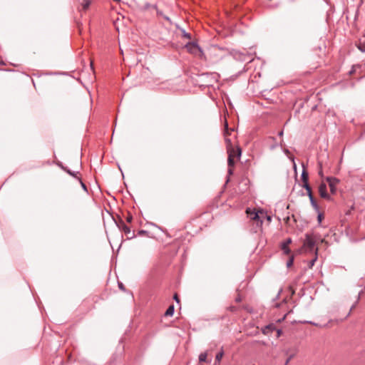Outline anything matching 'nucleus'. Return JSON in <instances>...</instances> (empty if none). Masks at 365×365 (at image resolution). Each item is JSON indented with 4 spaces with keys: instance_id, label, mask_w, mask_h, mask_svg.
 <instances>
[{
    "instance_id": "nucleus-1",
    "label": "nucleus",
    "mask_w": 365,
    "mask_h": 365,
    "mask_svg": "<svg viewBox=\"0 0 365 365\" xmlns=\"http://www.w3.org/2000/svg\"><path fill=\"white\" fill-rule=\"evenodd\" d=\"M225 142L227 145V150L228 153V166L229 170L228 173L230 175L232 174L233 167L235 163V158L237 160L240 159L241 155V148L240 147H237L235 148L231 143L230 139L226 138Z\"/></svg>"
},
{
    "instance_id": "nucleus-2",
    "label": "nucleus",
    "mask_w": 365,
    "mask_h": 365,
    "mask_svg": "<svg viewBox=\"0 0 365 365\" xmlns=\"http://www.w3.org/2000/svg\"><path fill=\"white\" fill-rule=\"evenodd\" d=\"M319 240V237L314 234H307L305 240L302 248L297 250L296 253H301L302 252H311L314 250L316 242Z\"/></svg>"
},
{
    "instance_id": "nucleus-3",
    "label": "nucleus",
    "mask_w": 365,
    "mask_h": 365,
    "mask_svg": "<svg viewBox=\"0 0 365 365\" xmlns=\"http://www.w3.org/2000/svg\"><path fill=\"white\" fill-rule=\"evenodd\" d=\"M246 213L250 217V219L256 222L257 226H261L262 224V216L259 215L258 210L252 211L250 208L247 209Z\"/></svg>"
},
{
    "instance_id": "nucleus-4",
    "label": "nucleus",
    "mask_w": 365,
    "mask_h": 365,
    "mask_svg": "<svg viewBox=\"0 0 365 365\" xmlns=\"http://www.w3.org/2000/svg\"><path fill=\"white\" fill-rule=\"evenodd\" d=\"M246 213L250 217V219L256 222L257 226H261L262 224V216L259 215L258 210L252 211L250 208L247 209Z\"/></svg>"
},
{
    "instance_id": "nucleus-5",
    "label": "nucleus",
    "mask_w": 365,
    "mask_h": 365,
    "mask_svg": "<svg viewBox=\"0 0 365 365\" xmlns=\"http://www.w3.org/2000/svg\"><path fill=\"white\" fill-rule=\"evenodd\" d=\"M185 48L187 51L195 56H201L202 55V51L199 48V46L194 42H190L186 44Z\"/></svg>"
},
{
    "instance_id": "nucleus-6",
    "label": "nucleus",
    "mask_w": 365,
    "mask_h": 365,
    "mask_svg": "<svg viewBox=\"0 0 365 365\" xmlns=\"http://www.w3.org/2000/svg\"><path fill=\"white\" fill-rule=\"evenodd\" d=\"M327 181L329 182L331 192L334 194L336 191V186L339 184V180L335 178H327Z\"/></svg>"
},
{
    "instance_id": "nucleus-7",
    "label": "nucleus",
    "mask_w": 365,
    "mask_h": 365,
    "mask_svg": "<svg viewBox=\"0 0 365 365\" xmlns=\"http://www.w3.org/2000/svg\"><path fill=\"white\" fill-rule=\"evenodd\" d=\"M319 192L322 197L324 199H329V196L327 192V185L325 183H321L319 187Z\"/></svg>"
},
{
    "instance_id": "nucleus-8",
    "label": "nucleus",
    "mask_w": 365,
    "mask_h": 365,
    "mask_svg": "<svg viewBox=\"0 0 365 365\" xmlns=\"http://www.w3.org/2000/svg\"><path fill=\"white\" fill-rule=\"evenodd\" d=\"M292 240L291 239H287L286 242H284L282 244V250L284 251V252L287 255L290 253V250L289 249V245L291 244Z\"/></svg>"
},
{
    "instance_id": "nucleus-9",
    "label": "nucleus",
    "mask_w": 365,
    "mask_h": 365,
    "mask_svg": "<svg viewBox=\"0 0 365 365\" xmlns=\"http://www.w3.org/2000/svg\"><path fill=\"white\" fill-rule=\"evenodd\" d=\"M174 313V306L170 305L166 310L165 315L167 317L173 316Z\"/></svg>"
},
{
    "instance_id": "nucleus-10",
    "label": "nucleus",
    "mask_w": 365,
    "mask_h": 365,
    "mask_svg": "<svg viewBox=\"0 0 365 365\" xmlns=\"http://www.w3.org/2000/svg\"><path fill=\"white\" fill-rule=\"evenodd\" d=\"M207 352L202 353L199 356V360L200 362H205V361H207Z\"/></svg>"
},
{
    "instance_id": "nucleus-11",
    "label": "nucleus",
    "mask_w": 365,
    "mask_h": 365,
    "mask_svg": "<svg viewBox=\"0 0 365 365\" xmlns=\"http://www.w3.org/2000/svg\"><path fill=\"white\" fill-rule=\"evenodd\" d=\"M90 4H91L90 0H83V1L81 4L82 9L83 10H86L89 7Z\"/></svg>"
},
{
    "instance_id": "nucleus-12",
    "label": "nucleus",
    "mask_w": 365,
    "mask_h": 365,
    "mask_svg": "<svg viewBox=\"0 0 365 365\" xmlns=\"http://www.w3.org/2000/svg\"><path fill=\"white\" fill-rule=\"evenodd\" d=\"M302 180L303 182H308V173L305 170L302 173Z\"/></svg>"
},
{
    "instance_id": "nucleus-13",
    "label": "nucleus",
    "mask_w": 365,
    "mask_h": 365,
    "mask_svg": "<svg viewBox=\"0 0 365 365\" xmlns=\"http://www.w3.org/2000/svg\"><path fill=\"white\" fill-rule=\"evenodd\" d=\"M223 351H220V353H218L217 355H216V357H215V361L217 362H220L223 356Z\"/></svg>"
},
{
    "instance_id": "nucleus-14",
    "label": "nucleus",
    "mask_w": 365,
    "mask_h": 365,
    "mask_svg": "<svg viewBox=\"0 0 365 365\" xmlns=\"http://www.w3.org/2000/svg\"><path fill=\"white\" fill-rule=\"evenodd\" d=\"M294 262V255H292L289 258V259L287 262V267H290L293 264Z\"/></svg>"
},
{
    "instance_id": "nucleus-15",
    "label": "nucleus",
    "mask_w": 365,
    "mask_h": 365,
    "mask_svg": "<svg viewBox=\"0 0 365 365\" xmlns=\"http://www.w3.org/2000/svg\"><path fill=\"white\" fill-rule=\"evenodd\" d=\"M122 229L125 234H129L130 232V228L124 224L122 225Z\"/></svg>"
},
{
    "instance_id": "nucleus-16",
    "label": "nucleus",
    "mask_w": 365,
    "mask_h": 365,
    "mask_svg": "<svg viewBox=\"0 0 365 365\" xmlns=\"http://www.w3.org/2000/svg\"><path fill=\"white\" fill-rule=\"evenodd\" d=\"M358 48L361 51H365V41L363 42V43H360L358 46Z\"/></svg>"
},
{
    "instance_id": "nucleus-17",
    "label": "nucleus",
    "mask_w": 365,
    "mask_h": 365,
    "mask_svg": "<svg viewBox=\"0 0 365 365\" xmlns=\"http://www.w3.org/2000/svg\"><path fill=\"white\" fill-rule=\"evenodd\" d=\"M303 187L307 190V191L312 190L311 187H310V186H309V185L308 184V182H304V185H303Z\"/></svg>"
},
{
    "instance_id": "nucleus-18",
    "label": "nucleus",
    "mask_w": 365,
    "mask_h": 365,
    "mask_svg": "<svg viewBox=\"0 0 365 365\" xmlns=\"http://www.w3.org/2000/svg\"><path fill=\"white\" fill-rule=\"evenodd\" d=\"M258 212L259 213V215L262 216V220L263 221V219L266 217V213L261 210H258Z\"/></svg>"
},
{
    "instance_id": "nucleus-19",
    "label": "nucleus",
    "mask_w": 365,
    "mask_h": 365,
    "mask_svg": "<svg viewBox=\"0 0 365 365\" xmlns=\"http://www.w3.org/2000/svg\"><path fill=\"white\" fill-rule=\"evenodd\" d=\"M319 175L322 177L323 176V171L321 163H319Z\"/></svg>"
},
{
    "instance_id": "nucleus-20",
    "label": "nucleus",
    "mask_w": 365,
    "mask_h": 365,
    "mask_svg": "<svg viewBox=\"0 0 365 365\" xmlns=\"http://www.w3.org/2000/svg\"><path fill=\"white\" fill-rule=\"evenodd\" d=\"M307 193H308V195H309V199H310V200H312V198H314V197H313V195H312V190L307 191Z\"/></svg>"
},
{
    "instance_id": "nucleus-21",
    "label": "nucleus",
    "mask_w": 365,
    "mask_h": 365,
    "mask_svg": "<svg viewBox=\"0 0 365 365\" xmlns=\"http://www.w3.org/2000/svg\"><path fill=\"white\" fill-rule=\"evenodd\" d=\"M229 130H228V126H227V123H226L225 124V135H229Z\"/></svg>"
},
{
    "instance_id": "nucleus-22",
    "label": "nucleus",
    "mask_w": 365,
    "mask_h": 365,
    "mask_svg": "<svg viewBox=\"0 0 365 365\" xmlns=\"http://www.w3.org/2000/svg\"><path fill=\"white\" fill-rule=\"evenodd\" d=\"M293 357H294V354L290 355V356L288 357V359H287V361H286V364H287L289 362V361H290Z\"/></svg>"
},
{
    "instance_id": "nucleus-23",
    "label": "nucleus",
    "mask_w": 365,
    "mask_h": 365,
    "mask_svg": "<svg viewBox=\"0 0 365 365\" xmlns=\"http://www.w3.org/2000/svg\"><path fill=\"white\" fill-rule=\"evenodd\" d=\"M79 180H80V182H81V185L82 186V187L86 190V186L85 185V184L81 180L80 178H78Z\"/></svg>"
},
{
    "instance_id": "nucleus-24",
    "label": "nucleus",
    "mask_w": 365,
    "mask_h": 365,
    "mask_svg": "<svg viewBox=\"0 0 365 365\" xmlns=\"http://www.w3.org/2000/svg\"><path fill=\"white\" fill-rule=\"evenodd\" d=\"M310 201H311L312 205L314 207H316V206H317L316 202H315V200H314V198H312V200H310Z\"/></svg>"
},
{
    "instance_id": "nucleus-25",
    "label": "nucleus",
    "mask_w": 365,
    "mask_h": 365,
    "mask_svg": "<svg viewBox=\"0 0 365 365\" xmlns=\"http://www.w3.org/2000/svg\"><path fill=\"white\" fill-rule=\"evenodd\" d=\"M173 298H174V299H175L177 302H179V301H180V300H179V298H178V294H175L174 295V297H173Z\"/></svg>"
},
{
    "instance_id": "nucleus-26",
    "label": "nucleus",
    "mask_w": 365,
    "mask_h": 365,
    "mask_svg": "<svg viewBox=\"0 0 365 365\" xmlns=\"http://www.w3.org/2000/svg\"><path fill=\"white\" fill-rule=\"evenodd\" d=\"M265 218L267 220V221L269 222H270L271 220H272V217L269 215H267V214H266V217Z\"/></svg>"
},
{
    "instance_id": "nucleus-27",
    "label": "nucleus",
    "mask_w": 365,
    "mask_h": 365,
    "mask_svg": "<svg viewBox=\"0 0 365 365\" xmlns=\"http://www.w3.org/2000/svg\"><path fill=\"white\" fill-rule=\"evenodd\" d=\"M235 301L237 302H240L242 301V299L240 296H238L236 299H235Z\"/></svg>"
},
{
    "instance_id": "nucleus-28",
    "label": "nucleus",
    "mask_w": 365,
    "mask_h": 365,
    "mask_svg": "<svg viewBox=\"0 0 365 365\" xmlns=\"http://www.w3.org/2000/svg\"><path fill=\"white\" fill-rule=\"evenodd\" d=\"M322 217H323L322 215L320 214V215H318V220H319V222L322 221Z\"/></svg>"
},
{
    "instance_id": "nucleus-29",
    "label": "nucleus",
    "mask_w": 365,
    "mask_h": 365,
    "mask_svg": "<svg viewBox=\"0 0 365 365\" xmlns=\"http://www.w3.org/2000/svg\"><path fill=\"white\" fill-rule=\"evenodd\" d=\"M132 221V216H128L127 217V222H130Z\"/></svg>"
},
{
    "instance_id": "nucleus-30",
    "label": "nucleus",
    "mask_w": 365,
    "mask_h": 365,
    "mask_svg": "<svg viewBox=\"0 0 365 365\" xmlns=\"http://www.w3.org/2000/svg\"><path fill=\"white\" fill-rule=\"evenodd\" d=\"M230 311L234 312L236 310V308L235 307H230Z\"/></svg>"
},
{
    "instance_id": "nucleus-31",
    "label": "nucleus",
    "mask_w": 365,
    "mask_h": 365,
    "mask_svg": "<svg viewBox=\"0 0 365 365\" xmlns=\"http://www.w3.org/2000/svg\"><path fill=\"white\" fill-rule=\"evenodd\" d=\"M317 257H315L312 262H311V266L314 264V262L316 261Z\"/></svg>"
},
{
    "instance_id": "nucleus-32",
    "label": "nucleus",
    "mask_w": 365,
    "mask_h": 365,
    "mask_svg": "<svg viewBox=\"0 0 365 365\" xmlns=\"http://www.w3.org/2000/svg\"><path fill=\"white\" fill-rule=\"evenodd\" d=\"M70 175H72L73 176H76L73 173H72L70 170H66Z\"/></svg>"
},
{
    "instance_id": "nucleus-33",
    "label": "nucleus",
    "mask_w": 365,
    "mask_h": 365,
    "mask_svg": "<svg viewBox=\"0 0 365 365\" xmlns=\"http://www.w3.org/2000/svg\"><path fill=\"white\" fill-rule=\"evenodd\" d=\"M185 37H187V38H190V35H189V34H185Z\"/></svg>"
},
{
    "instance_id": "nucleus-34",
    "label": "nucleus",
    "mask_w": 365,
    "mask_h": 365,
    "mask_svg": "<svg viewBox=\"0 0 365 365\" xmlns=\"http://www.w3.org/2000/svg\"><path fill=\"white\" fill-rule=\"evenodd\" d=\"M119 287L120 289H123V284H119Z\"/></svg>"
},
{
    "instance_id": "nucleus-35",
    "label": "nucleus",
    "mask_w": 365,
    "mask_h": 365,
    "mask_svg": "<svg viewBox=\"0 0 365 365\" xmlns=\"http://www.w3.org/2000/svg\"><path fill=\"white\" fill-rule=\"evenodd\" d=\"M317 251H318V248H316V250H315L316 254L317 253Z\"/></svg>"
},
{
    "instance_id": "nucleus-36",
    "label": "nucleus",
    "mask_w": 365,
    "mask_h": 365,
    "mask_svg": "<svg viewBox=\"0 0 365 365\" xmlns=\"http://www.w3.org/2000/svg\"><path fill=\"white\" fill-rule=\"evenodd\" d=\"M280 333H281V331H278V336H279V335H280Z\"/></svg>"
}]
</instances>
